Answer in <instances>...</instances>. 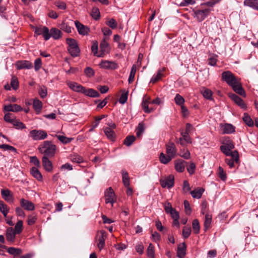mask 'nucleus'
<instances>
[{
    "mask_svg": "<svg viewBox=\"0 0 258 258\" xmlns=\"http://www.w3.org/2000/svg\"><path fill=\"white\" fill-rule=\"evenodd\" d=\"M222 80L225 81L233 90L239 94L242 95V86L240 83V79H238L230 71H225L221 74Z\"/></svg>",
    "mask_w": 258,
    "mask_h": 258,
    "instance_id": "obj_1",
    "label": "nucleus"
},
{
    "mask_svg": "<svg viewBox=\"0 0 258 258\" xmlns=\"http://www.w3.org/2000/svg\"><path fill=\"white\" fill-rule=\"evenodd\" d=\"M38 149L40 153L44 154L43 156L52 158L55 154L56 146L51 141H45L38 146Z\"/></svg>",
    "mask_w": 258,
    "mask_h": 258,
    "instance_id": "obj_2",
    "label": "nucleus"
},
{
    "mask_svg": "<svg viewBox=\"0 0 258 258\" xmlns=\"http://www.w3.org/2000/svg\"><path fill=\"white\" fill-rule=\"evenodd\" d=\"M66 42L69 45L68 50L70 54L74 57L78 56L80 50L76 40L73 38H67Z\"/></svg>",
    "mask_w": 258,
    "mask_h": 258,
    "instance_id": "obj_3",
    "label": "nucleus"
},
{
    "mask_svg": "<svg viewBox=\"0 0 258 258\" xmlns=\"http://www.w3.org/2000/svg\"><path fill=\"white\" fill-rule=\"evenodd\" d=\"M107 235L104 230L98 231L95 236L97 245L100 250H102L105 245V241Z\"/></svg>",
    "mask_w": 258,
    "mask_h": 258,
    "instance_id": "obj_4",
    "label": "nucleus"
},
{
    "mask_svg": "<svg viewBox=\"0 0 258 258\" xmlns=\"http://www.w3.org/2000/svg\"><path fill=\"white\" fill-rule=\"evenodd\" d=\"M42 35L45 40L47 41L51 37L49 29L46 26L35 28L34 36Z\"/></svg>",
    "mask_w": 258,
    "mask_h": 258,
    "instance_id": "obj_5",
    "label": "nucleus"
},
{
    "mask_svg": "<svg viewBox=\"0 0 258 258\" xmlns=\"http://www.w3.org/2000/svg\"><path fill=\"white\" fill-rule=\"evenodd\" d=\"M29 137L33 140H42L47 138V134L43 130H33L30 132Z\"/></svg>",
    "mask_w": 258,
    "mask_h": 258,
    "instance_id": "obj_6",
    "label": "nucleus"
},
{
    "mask_svg": "<svg viewBox=\"0 0 258 258\" xmlns=\"http://www.w3.org/2000/svg\"><path fill=\"white\" fill-rule=\"evenodd\" d=\"M211 10L205 9L204 10H197L194 11V17L198 21H203L210 14Z\"/></svg>",
    "mask_w": 258,
    "mask_h": 258,
    "instance_id": "obj_7",
    "label": "nucleus"
},
{
    "mask_svg": "<svg viewBox=\"0 0 258 258\" xmlns=\"http://www.w3.org/2000/svg\"><path fill=\"white\" fill-rule=\"evenodd\" d=\"M100 68L106 70H114L119 68L118 63L115 61L102 60L99 63Z\"/></svg>",
    "mask_w": 258,
    "mask_h": 258,
    "instance_id": "obj_8",
    "label": "nucleus"
},
{
    "mask_svg": "<svg viewBox=\"0 0 258 258\" xmlns=\"http://www.w3.org/2000/svg\"><path fill=\"white\" fill-rule=\"evenodd\" d=\"M221 152L226 156H231L234 158L236 162H239V156L238 152L236 150L231 151V150L226 147L225 146L220 147Z\"/></svg>",
    "mask_w": 258,
    "mask_h": 258,
    "instance_id": "obj_9",
    "label": "nucleus"
},
{
    "mask_svg": "<svg viewBox=\"0 0 258 258\" xmlns=\"http://www.w3.org/2000/svg\"><path fill=\"white\" fill-rule=\"evenodd\" d=\"M115 197V193L112 187L108 188L105 191L106 204L111 203L113 205V204L116 201Z\"/></svg>",
    "mask_w": 258,
    "mask_h": 258,
    "instance_id": "obj_10",
    "label": "nucleus"
},
{
    "mask_svg": "<svg viewBox=\"0 0 258 258\" xmlns=\"http://www.w3.org/2000/svg\"><path fill=\"white\" fill-rule=\"evenodd\" d=\"M160 182L162 187L170 188L174 185V176L173 175H170L164 179H161Z\"/></svg>",
    "mask_w": 258,
    "mask_h": 258,
    "instance_id": "obj_11",
    "label": "nucleus"
},
{
    "mask_svg": "<svg viewBox=\"0 0 258 258\" xmlns=\"http://www.w3.org/2000/svg\"><path fill=\"white\" fill-rule=\"evenodd\" d=\"M75 24L80 35L85 36L89 34L90 29L88 26L82 24L78 21H75Z\"/></svg>",
    "mask_w": 258,
    "mask_h": 258,
    "instance_id": "obj_12",
    "label": "nucleus"
},
{
    "mask_svg": "<svg viewBox=\"0 0 258 258\" xmlns=\"http://www.w3.org/2000/svg\"><path fill=\"white\" fill-rule=\"evenodd\" d=\"M166 153L174 158L177 153V149L175 144L169 142L166 144Z\"/></svg>",
    "mask_w": 258,
    "mask_h": 258,
    "instance_id": "obj_13",
    "label": "nucleus"
},
{
    "mask_svg": "<svg viewBox=\"0 0 258 258\" xmlns=\"http://www.w3.org/2000/svg\"><path fill=\"white\" fill-rule=\"evenodd\" d=\"M67 84L73 91L83 94L85 88L81 85L76 82L70 81L67 82Z\"/></svg>",
    "mask_w": 258,
    "mask_h": 258,
    "instance_id": "obj_14",
    "label": "nucleus"
},
{
    "mask_svg": "<svg viewBox=\"0 0 258 258\" xmlns=\"http://www.w3.org/2000/svg\"><path fill=\"white\" fill-rule=\"evenodd\" d=\"M220 129L222 134H230L235 132V127L230 123H221Z\"/></svg>",
    "mask_w": 258,
    "mask_h": 258,
    "instance_id": "obj_15",
    "label": "nucleus"
},
{
    "mask_svg": "<svg viewBox=\"0 0 258 258\" xmlns=\"http://www.w3.org/2000/svg\"><path fill=\"white\" fill-rule=\"evenodd\" d=\"M109 52V44L105 40H102L100 44V54L99 57H103L106 53Z\"/></svg>",
    "mask_w": 258,
    "mask_h": 258,
    "instance_id": "obj_16",
    "label": "nucleus"
},
{
    "mask_svg": "<svg viewBox=\"0 0 258 258\" xmlns=\"http://www.w3.org/2000/svg\"><path fill=\"white\" fill-rule=\"evenodd\" d=\"M20 203L21 207L27 211H33L35 209L34 204L28 200L21 199Z\"/></svg>",
    "mask_w": 258,
    "mask_h": 258,
    "instance_id": "obj_17",
    "label": "nucleus"
},
{
    "mask_svg": "<svg viewBox=\"0 0 258 258\" xmlns=\"http://www.w3.org/2000/svg\"><path fill=\"white\" fill-rule=\"evenodd\" d=\"M42 165L44 169L48 171L51 172L53 169V165L52 162L46 156H43L42 158Z\"/></svg>",
    "mask_w": 258,
    "mask_h": 258,
    "instance_id": "obj_18",
    "label": "nucleus"
},
{
    "mask_svg": "<svg viewBox=\"0 0 258 258\" xmlns=\"http://www.w3.org/2000/svg\"><path fill=\"white\" fill-rule=\"evenodd\" d=\"M17 68L19 70L27 69H30L32 68L33 66L31 62L28 60H19L16 62Z\"/></svg>",
    "mask_w": 258,
    "mask_h": 258,
    "instance_id": "obj_19",
    "label": "nucleus"
},
{
    "mask_svg": "<svg viewBox=\"0 0 258 258\" xmlns=\"http://www.w3.org/2000/svg\"><path fill=\"white\" fill-rule=\"evenodd\" d=\"M150 98L147 97H145L143 99L142 106L143 107L144 111L146 113H151L154 110L153 108L149 107V104L150 103H151L150 102Z\"/></svg>",
    "mask_w": 258,
    "mask_h": 258,
    "instance_id": "obj_20",
    "label": "nucleus"
},
{
    "mask_svg": "<svg viewBox=\"0 0 258 258\" xmlns=\"http://www.w3.org/2000/svg\"><path fill=\"white\" fill-rule=\"evenodd\" d=\"M186 246L185 242L178 245L177 250V255L179 258H183L186 254Z\"/></svg>",
    "mask_w": 258,
    "mask_h": 258,
    "instance_id": "obj_21",
    "label": "nucleus"
},
{
    "mask_svg": "<svg viewBox=\"0 0 258 258\" xmlns=\"http://www.w3.org/2000/svg\"><path fill=\"white\" fill-rule=\"evenodd\" d=\"M4 110L7 111L19 112L22 111L23 108L21 106L14 104L5 105L4 106Z\"/></svg>",
    "mask_w": 258,
    "mask_h": 258,
    "instance_id": "obj_22",
    "label": "nucleus"
},
{
    "mask_svg": "<svg viewBox=\"0 0 258 258\" xmlns=\"http://www.w3.org/2000/svg\"><path fill=\"white\" fill-rule=\"evenodd\" d=\"M185 161L181 159L175 161V169L178 172H182L185 169Z\"/></svg>",
    "mask_w": 258,
    "mask_h": 258,
    "instance_id": "obj_23",
    "label": "nucleus"
},
{
    "mask_svg": "<svg viewBox=\"0 0 258 258\" xmlns=\"http://www.w3.org/2000/svg\"><path fill=\"white\" fill-rule=\"evenodd\" d=\"M17 234L12 227H9L7 229L6 238L10 242H13L15 239V235Z\"/></svg>",
    "mask_w": 258,
    "mask_h": 258,
    "instance_id": "obj_24",
    "label": "nucleus"
},
{
    "mask_svg": "<svg viewBox=\"0 0 258 258\" xmlns=\"http://www.w3.org/2000/svg\"><path fill=\"white\" fill-rule=\"evenodd\" d=\"M1 195L3 198L6 201L9 202L10 201H13V194L11 190L8 189L1 190Z\"/></svg>",
    "mask_w": 258,
    "mask_h": 258,
    "instance_id": "obj_25",
    "label": "nucleus"
},
{
    "mask_svg": "<svg viewBox=\"0 0 258 258\" xmlns=\"http://www.w3.org/2000/svg\"><path fill=\"white\" fill-rule=\"evenodd\" d=\"M104 133L107 138L112 141H114L116 139V135L112 128L105 127L104 128Z\"/></svg>",
    "mask_w": 258,
    "mask_h": 258,
    "instance_id": "obj_26",
    "label": "nucleus"
},
{
    "mask_svg": "<svg viewBox=\"0 0 258 258\" xmlns=\"http://www.w3.org/2000/svg\"><path fill=\"white\" fill-rule=\"evenodd\" d=\"M205 191L204 188L202 187H198L190 192V194L192 198L195 199H200Z\"/></svg>",
    "mask_w": 258,
    "mask_h": 258,
    "instance_id": "obj_27",
    "label": "nucleus"
},
{
    "mask_svg": "<svg viewBox=\"0 0 258 258\" xmlns=\"http://www.w3.org/2000/svg\"><path fill=\"white\" fill-rule=\"evenodd\" d=\"M31 175L39 181L42 179V175L39 170L35 167H33L30 170Z\"/></svg>",
    "mask_w": 258,
    "mask_h": 258,
    "instance_id": "obj_28",
    "label": "nucleus"
},
{
    "mask_svg": "<svg viewBox=\"0 0 258 258\" xmlns=\"http://www.w3.org/2000/svg\"><path fill=\"white\" fill-rule=\"evenodd\" d=\"M201 93L206 99H212L213 93L210 89L204 87L201 90Z\"/></svg>",
    "mask_w": 258,
    "mask_h": 258,
    "instance_id": "obj_29",
    "label": "nucleus"
},
{
    "mask_svg": "<svg viewBox=\"0 0 258 258\" xmlns=\"http://www.w3.org/2000/svg\"><path fill=\"white\" fill-rule=\"evenodd\" d=\"M244 5L258 11V0H245Z\"/></svg>",
    "mask_w": 258,
    "mask_h": 258,
    "instance_id": "obj_30",
    "label": "nucleus"
},
{
    "mask_svg": "<svg viewBox=\"0 0 258 258\" xmlns=\"http://www.w3.org/2000/svg\"><path fill=\"white\" fill-rule=\"evenodd\" d=\"M173 159L170 156L161 153L159 156V160L162 164H167Z\"/></svg>",
    "mask_w": 258,
    "mask_h": 258,
    "instance_id": "obj_31",
    "label": "nucleus"
},
{
    "mask_svg": "<svg viewBox=\"0 0 258 258\" xmlns=\"http://www.w3.org/2000/svg\"><path fill=\"white\" fill-rule=\"evenodd\" d=\"M83 94L91 97H98L100 96L99 93L93 89H86L85 88Z\"/></svg>",
    "mask_w": 258,
    "mask_h": 258,
    "instance_id": "obj_32",
    "label": "nucleus"
},
{
    "mask_svg": "<svg viewBox=\"0 0 258 258\" xmlns=\"http://www.w3.org/2000/svg\"><path fill=\"white\" fill-rule=\"evenodd\" d=\"M0 211L4 217H7L9 211V208L3 201H0Z\"/></svg>",
    "mask_w": 258,
    "mask_h": 258,
    "instance_id": "obj_33",
    "label": "nucleus"
},
{
    "mask_svg": "<svg viewBox=\"0 0 258 258\" xmlns=\"http://www.w3.org/2000/svg\"><path fill=\"white\" fill-rule=\"evenodd\" d=\"M51 37H52L54 39H59L61 36V31L55 28H52L50 29V33H49Z\"/></svg>",
    "mask_w": 258,
    "mask_h": 258,
    "instance_id": "obj_34",
    "label": "nucleus"
},
{
    "mask_svg": "<svg viewBox=\"0 0 258 258\" xmlns=\"http://www.w3.org/2000/svg\"><path fill=\"white\" fill-rule=\"evenodd\" d=\"M122 182L125 187L130 186V178L128 174L125 170H122Z\"/></svg>",
    "mask_w": 258,
    "mask_h": 258,
    "instance_id": "obj_35",
    "label": "nucleus"
},
{
    "mask_svg": "<svg viewBox=\"0 0 258 258\" xmlns=\"http://www.w3.org/2000/svg\"><path fill=\"white\" fill-rule=\"evenodd\" d=\"M70 159L74 163H81L84 161L83 158L77 154H71L70 156Z\"/></svg>",
    "mask_w": 258,
    "mask_h": 258,
    "instance_id": "obj_36",
    "label": "nucleus"
},
{
    "mask_svg": "<svg viewBox=\"0 0 258 258\" xmlns=\"http://www.w3.org/2000/svg\"><path fill=\"white\" fill-rule=\"evenodd\" d=\"M243 121L245 123V124L249 126L252 127L254 125V122L253 120L251 118L250 116L247 113H244V116L243 117Z\"/></svg>",
    "mask_w": 258,
    "mask_h": 258,
    "instance_id": "obj_37",
    "label": "nucleus"
},
{
    "mask_svg": "<svg viewBox=\"0 0 258 258\" xmlns=\"http://www.w3.org/2000/svg\"><path fill=\"white\" fill-rule=\"evenodd\" d=\"M164 71V69H163L162 70H160L158 71L156 75L153 76L151 79L150 82L152 83H155L159 80H160L162 77H163L162 72Z\"/></svg>",
    "mask_w": 258,
    "mask_h": 258,
    "instance_id": "obj_38",
    "label": "nucleus"
},
{
    "mask_svg": "<svg viewBox=\"0 0 258 258\" xmlns=\"http://www.w3.org/2000/svg\"><path fill=\"white\" fill-rule=\"evenodd\" d=\"M8 252L14 256L20 255L22 253V250L20 248L10 247L8 248Z\"/></svg>",
    "mask_w": 258,
    "mask_h": 258,
    "instance_id": "obj_39",
    "label": "nucleus"
},
{
    "mask_svg": "<svg viewBox=\"0 0 258 258\" xmlns=\"http://www.w3.org/2000/svg\"><path fill=\"white\" fill-rule=\"evenodd\" d=\"M33 106L35 110L39 113L42 109V103L38 99H34L33 103Z\"/></svg>",
    "mask_w": 258,
    "mask_h": 258,
    "instance_id": "obj_40",
    "label": "nucleus"
},
{
    "mask_svg": "<svg viewBox=\"0 0 258 258\" xmlns=\"http://www.w3.org/2000/svg\"><path fill=\"white\" fill-rule=\"evenodd\" d=\"M137 71V66L136 64H133L131 71L130 74V76L128 79V82L129 84H131L134 81V78L135 76V74Z\"/></svg>",
    "mask_w": 258,
    "mask_h": 258,
    "instance_id": "obj_41",
    "label": "nucleus"
},
{
    "mask_svg": "<svg viewBox=\"0 0 258 258\" xmlns=\"http://www.w3.org/2000/svg\"><path fill=\"white\" fill-rule=\"evenodd\" d=\"M91 16L94 19L96 20H98L100 17V13L99 9L97 7L92 8Z\"/></svg>",
    "mask_w": 258,
    "mask_h": 258,
    "instance_id": "obj_42",
    "label": "nucleus"
},
{
    "mask_svg": "<svg viewBox=\"0 0 258 258\" xmlns=\"http://www.w3.org/2000/svg\"><path fill=\"white\" fill-rule=\"evenodd\" d=\"M98 44L97 41H93L92 46H91V51L93 53V55L95 56L98 57L100 54V51L98 52Z\"/></svg>",
    "mask_w": 258,
    "mask_h": 258,
    "instance_id": "obj_43",
    "label": "nucleus"
},
{
    "mask_svg": "<svg viewBox=\"0 0 258 258\" xmlns=\"http://www.w3.org/2000/svg\"><path fill=\"white\" fill-rule=\"evenodd\" d=\"M192 227L194 233L195 234H198L200 230V223L198 219H195L192 223Z\"/></svg>",
    "mask_w": 258,
    "mask_h": 258,
    "instance_id": "obj_44",
    "label": "nucleus"
},
{
    "mask_svg": "<svg viewBox=\"0 0 258 258\" xmlns=\"http://www.w3.org/2000/svg\"><path fill=\"white\" fill-rule=\"evenodd\" d=\"M229 96L235 103L242 107V100L239 97L234 94H230Z\"/></svg>",
    "mask_w": 258,
    "mask_h": 258,
    "instance_id": "obj_45",
    "label": "nucleus"
},
{
    "mask_svg": "<svg viewBox=\"0 0 258 258\" xmlns=\"http://www.w3.org/2000/svg\"><path fill=\"white\" fill-rule=\"evenodd\" d=\"M4 120L6 122H9L13 124L14 122L16 120L15 117L14 116V115L10 113H6L4 116Z\"/></svg>",
    "mask_w": 258,
    "mask_h": 258,
    "instance_id": "obj_46",
    "label": "nucleus"
},
{
    "mask_svg": "<svg viewBox=\"0 0 258 258\" xmlns=\"http://www.w3.org/2000/svg\"><path fill=\"white\" fill-rule=\"evenodd\" d=\"M22 228H23V221L22 220H19L15 226V228L14 229V232L16 233V234H20V233H21L22 231Z\"/></svg>",
    "mask_w": 258,
    "mask_h": 258,
    "instance_id": "obj_47",
    "label": "nucleus"
},
{
    "mask_svg": "<svg viewBox=\"0 0 258 258\" xmlns=\"http://www.w3.org/2000/svg\"><path fill=\"white\" fill-rule=\"evenodd\" d=\"M174 101L177 105H180V106L183 105L185 100L182 96L179 94H177L174 98Z\"/></svg>",
    "mask_w": 258,
    "mask_h": 258,
    "instance_id": "obj_48",
    "label": "nucleus"
},
{
    "mask_svg": "<svg viewBox=\"0 0 258 258\" xmlns=\"http://www.w3.org/2000/svg\"><path fill=\"white\" fill-rule=\"evenodd\" d=\"M212 221V216L209 214H206L205 215V220L204 222V227L205 229H208L211 225Z\"/></svg>",
    "mask_w": 258,
    "mask_h": 258,
    "instance_id": "obj_49",
    "label": "nucleus"
},
{
    "mask_svg": "<svg viewBox=\"0 0 258 258\" xmlns=\"http://www.w3.org/2000/svg\"><path fill=\"white\" fill-rule=\"evenodd\" d=\"M55 137L63 144L69 143L73 140V138H69L64 136L56 135Z\"/></svg>",
    "mask_w": 258,
    "mask_h": 258,
    "instance_id": "obj_50",
    "label": "nucleus"
},
{
    "mask_svg": "<svg viewBox=\"0 0 258 258\" xmlns=\"http://www.w3.org/2000/svg\"><path fill=\"white\" fill-rule=\"evenodd\" d=\"M218 176L222 180L225 181L227 179V175L224 169L221 166L218 168Z\"/></svg>",
    "mask_w": 258,
    "mask_h": 258,
    "instance_id": "obj_51",
    "label": "nucleus"
},
{
    "mask_svg": "<svg viewBox=\"0 0 258 258\" xmlns=\"http://www.w3.org/2000/svg\"><path fill=\"white\" fill-rule=\"evenodd\" d=\"M136 138L134 136H129L126 137L124 140V144L126 146H130L135 141Z\"/></svg>",
    "mask_w": 258,
    "mask_h": 258,
    "instance_id": "obj_52",
    "label": "nucleus"
},
{
    "mask_svg": "<svg viewBox=\"0 0 258 258\" xmlns=\"http://www.w3.org/2000/svg\"><path fill=\"white\" fill-rule=\"evenodd\" d=\"M154 247L153 245L150 243L148 246L147 250V253L148 257L150 258H154Z\"/></svg>",
    "mask_w": 258,
    "mask_h": 258,
    "instance_id": "obj_53",
    "label": "nucleus"
},
{
    "mask_svg": "<svg viewBox=\"0 0 258 258\" xmlns=\"http://www.w3.org/2000/svg\"><path fill=\"white\" fill-rule=\"evenodd\" d=\"M106 24L112 29H115L117 27V24L114 19H108L106 22Z\"/></svg>",
    "mask_w": 258,
    "mask_h": 258,
    "instance_id": "obj_54",
    "label": "nucleus"
},
{
    "mask_svg": "<svg viewBox=\"0 0 258 258\" xmlns=\"http://www.w3.org/2000/svg\"><path fill=\"white\" fill-rule=\"evenodd\" d=\"M221 0H209L202 4V6L213 7L216 4L219 3Z\"/></svg>",
    "mask_w": 258,
    "mask_h": 258,
    "instance_id": "obj_55",
    "label": "nucleus"
},
{
    "mask_svg": "<svg viewBox=\"0 0 258 258\" xmlns=\"http://www.w3.org/2000/svg\"><path fill=\"white\" fill-rule=\"evenodd\" d=\"M191 233V228L189 227H184L182 230V236L184 238H188Z\"/></svg>",
    "mask_w": 258,
    "mask_h": 258,
    "instance_id": "obj_56",
    "label": "nucleus"
},
{
    "mask_svg": "<svg viewBox=\"0 0 258 258\" xmlns=\"http://www.w3.org/2000/svg\"><path fill=\"white\" fill-rule=\"evenodd\" d=\"M13 125L17 129H23L26 128L25 125L22 122H21L16 119L14 122Z\"/></svg>",
    "mask_w": 258,
    "mask_h": 258,
    "instance_id": "obj_57",
    "label": "nucleus"
},
{
    "mask_svg": "<svg viewBox=\"0 0 258 258\" xmlns=\"http://www.w3.org/2000/svg\"><path fill=\"white\" fill-rule=\"evenodd\" d=\"M135 249L140 254H142L144 253V247L142 242L138 243L135 246Z\"/></svg>",
    "mask_w": 258,
    "mask_h": 258,
    "instance_id": "obj_58",
    "label": "nucleus"
},
{
    "mask_svg": "<svg viewBox=\"0 0 258 258\" xmlns=\"http://www.w3.org/2000/svg\"><path fill=\"white\" fill-rule=\"evenodd\" d=\"M181 137H182V139H183L185 142L187 143V144H190L191 143V139L189 135V134H185V133L183 132V131H181Z\"/></svg>",
    "mask_w": 258,
    "mask_h": 258,
    "instance_id": "obj_59",
    "label": "nucleus"
},
{
    "mask_svg": "<svg viewBox=\"0 0 258 258\" xmlns=\"http://www.w3.org/2000/svg\"><path fill=\"white\" fill-rule=\"evenodd\" d=\"M11 85L12 87L14 89L16 90L19 87V83L18 79L15 77H13L11 79Z\"/></svg>",
    "mask_w": 258,
    "mask_h": 258,
    "instance_id": "obj_60",
    "label": "nucleus"
},
{
    "mask_svg": "<svg viewBox=\"0 0 258 258\" xmlns=\"http://www.w3.org/2000/svg\"><path fill=\"white\" fill-rule=\"evenodd\" d=\"M127 97H128V92H125L122 93L119 98V102L121 104H124L127 101Z\"/></svg>",
    "mask_w": 258,
    "mask_h": 258,
    "instance_id": "obj_61",
    "label": "nucleus"
},
{
    "mask_svg": "<svg viewBox=\"0 0 258 258\" xmlns=\"http://www.w3.org/2000/svg\"><path fill=\"white\" fill-rule=\"evenodd\" d=\"M145 130L144 125L142 123H139L137 130L136 135L137 137H140Z\"/></svg>",
    "mask_w": 258,
    "mask_h": 258,
    "instance_id": "obj_62",
    "label": "nucleus"
},
{
    "mask_svg": "<svg viewBox=\"0 0 258 258\" xmlns=\"http://www.w3.org/2000/svg\"><path fill=\"white\" fill-rule=\"evenodd\" d=\"M196 167V165L194 162L190 163L189 166L187 168V170L189 174L191 175L195 173Z\"/></svg>",
    "mask_w": 258,
    "mask_h": 258,
    "instance_id": "obj_63",
    "label": "nucleus"
},
{
    "mask_svg": "<svg viewBox=\"0 0 258 258\" xmlns=\"http://www.w3.org/2000/svg\"><path fill=\"white\" fill-rule=\"evenodd\" d=\"M180 156L185 159H189L190 158V154L188 150H183L181 151Z\"/></svg>",
    "mask_w": 258,
    "mask_h": 258,
    "instance_id": "obj_64",
    "label": "nucleus"
}]
</instances>
